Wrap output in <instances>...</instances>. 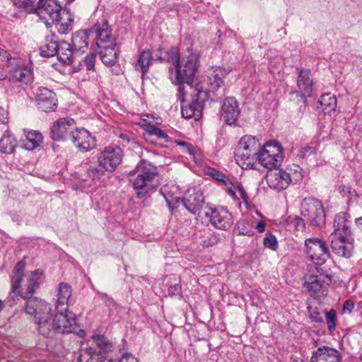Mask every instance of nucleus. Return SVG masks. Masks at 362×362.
Instances as JSON below:
<instances>
[{"mask_svg":"<svg viewBox=\"0 0 362 362\" xmlns=\"http://www.w3.org/2000/svg\"><path fill=\"white\" fill-rule=\"evenodd\" d=\"M58 60L64 64H72L74 72H78L86 67L87 71L95 70V62L96 53L95 51L92 52L89 55H87L79 60L78 58L80 57L75 54V51L72 48L70 43L66 41L62 40L59 43L57 55Z\"/></svg>","mask_w":362,"mask_h":362,"instance_id":"obj_6","label":"nucleus"},{"mask_svg":"<svg viewBox=\"0 0 362 362\" xmlns=\"http://www.w3.org/2000/svg\"><path fill=\"white\" fill-rule=\"evenodd\" d=\"M297 86L298 91H293L292 94L299 95L302 100V105H300V111L304 112L308 106L306 98L312 96L313 90V79L311 78L310 69L300 68L298 70Z\"/></svg>","mask_w":362,"mask_h":362,"instance_id":"obj_11","label":"nucleus"},{"mask_svg":"<svg viewBox=\"0 0 362 362\" xmlns=\"http://www.w3.org/2000/svg\"><path fill=\"white\" fill-rule=\"evenodd\" d=\"M318 103L321 107L327 111L335 110L337 107V98L334 95H332L330 93L323 94Z\"/></svg>","mask_w":362,"mask_h":362,"instance_id":"obj_42","label":"nucleus"},{"mask_svg":"<svg viewBox=\"0 0 362 362\" xmlns=\"http://www.w3.org/2000/svg\"><path fill=\"white\" fill-rule=\"evenodd\" d=\"M175 144L177 146L183 147L185 152L188 153L189 155H194L197 152L195 147L189 142L182 140H175Z\"/></svg>","mask_w":362,"mask_h":362,"instance_id":"obj_51","label":"nucleus"},{"mask_svg":"<svg viewBox=\"0 0 362 362\" xmlns=\"http://www.w3.org/2000/svg\"><path fill=\"white\" fill-rule=\"evenodd\" d=\"M316 152V149L314 147H311L309 146H306L300 148L298 153V156L299 158H304L305 157L310 156L311 154H315Z\"/></svg>","mask_w":362,"mask_h":362,"instance_id":"obj_54","label":"nucleus"},{"mask_svg":"<svg viewBox=\"0 0 362 362\" xmlns=\"http://www.w3.org/2000/svg\"><path fill=\"white\" fill-rule=\"evenodd\" d=\"M145 134L144 137L146 141H149L151 143H153V140L151 139V137L155 136L157 139H163L166 141L168 139V134L163 132L162 129L158 128V127L153 124H146L145 125Z\"/></svg>","mask_w":362,"mask_h":362,"instance_id":"obj_40","label":"nucleus"},{"mask_svg":"<svg viewBox=\"0 0 362 362\" xmlns=\"http://www.w3.org/2000/svg\"><path fill=\"white\" fill-rule=\"evenodd\" d=\"M354 308V303L351 300H346L343 304V310L348 311L349 313L352 312Z\"/></svg>","mask_w":362,"mask_h":362,"instance_id":"obj_57","label":"nucleus"},{"mask_svg":"<svg viewBox=\"0 0 362 362\" xmlns=\"http://www.w3.org/2000/svg\"><path fill=\"white\" fill-rule=\"evenodd\" d=\"M263 244L265 247L269 248L273 251H276L278 249V241L276 238L272 233L264 238Z\"/></svg>","mask_w":362,"mask_h":362,"instance_id":"obj_49","label":"nucleus"},{"mask_svg":"<svg viewBox=\"0 0 362 362\" xmlns=\"http://www.w3.org/2000/svg\"><path fill=\"white\" fill-rule=\"evenodd\" d=\"M300 215L310 226L321 227L325 223V209L317 199L305 198L301 203Z\"/></svg>","mask_w":362,"mask_h":362,"instance_id":"obj_7","label":"nucleus"},{"mask_svg":"<svg viewBox=\"0 0 362 362\" xmlns=\"http://www.w3.org/2000/svg\"><path fill=\"white\" fill-rule=\"evenodd\" d=\"M154 51V61L160 63H168L170 66L174 65L180 61V52L177 47L172 46L168 49L158 47Z\"/></svg>","mask_w":362,"mask_h":362,"instance_id":"obj_24","label":"nucleus"},{"mask_svg":"<svg viewBox=\"0 0 362 362\" xmlns=\"http://www.w3.org/2000/svg\"><path fill=\"white\" fill-rule=\"evenodd\" d=\"M45 274L42 270L36 269L31 272L30 276L28 279L27 287L25 291L18 288L16 291V296H14V300L20 296L21 298L26 300L25 303V312L27 313V306L29 300L32 298H36L37 300H42L37 297H33V295L35 291L40 287V285L44 281ZM16 302V300H15Z\"/></svg>","mask_w":362,"mask_h":362,"instance_id":"obj_17","label":"nucleus"},{"mask_svg":"<svg viewBox=\"0 0 362 362\" xmlns=\"http://www.w3.org/2000/svg\"><path fill=\"white\" fill-rule=\"evenodd\" d=\"M71 141L74 146L81 151L86 152L96 146V140L86 129L75 127L71 134Z\"/></svg>","mask_w":362,"mask_h":362,"instance_id":"obj_18","label":"nucleus"},{"mask_svg":"<svg viewBox=\"0 0 362 362\" xmlns=\"http://www.w3.org/2000/svg\"><path fill=\"white\" fill-rule=\"evenodd\" d=\"M238 235L252 236L255 234L252 224L245 219H240L235 224Z\"/></svg>","mask_w":362,"mask_h":362,"instance_id":"obj_41","label":"nucleus"},{"mask_svg":"<svg viewBox=\"0 0 362 362\" xmlns=\"http://www.w3.org/2000/svg\"><path fill=\"white\" fill-rule=\"evenodd\" d=\"M320 266V265H317V267H315L317 272V275H318L319 277L323 279L327 274H324V270Z\"/></svg>","mask_w":362,"mask_h":362,"instance_id":"obj_61","label":"nucleus"},{"mask_svg":"<svg viewBox=\"0 0 362 362\" xmlns=\"http://www.w3.org/2000/svg\"><path fill=\"white\" fill-rule=\"evenodd\" d=\"M186 53L182 59L180 58L179 62L174 66H170L168 69L169 78L172 83L177 86V100L181 102L183 101V97L189 93V90H185L184 84L188 86L190 92L194 91L195 87H193L192 83L198 68L199 55L197 52L188 47Z\"/></svg>","mask_w":362,"mask_h":362,"instance_id":"obj_3","label":"nucleus"},{"mask_svg":"<svg viewBox=\"0 0 362 362\" xmlns=\"http://www.w3.org/2000/svg\"><path fill=\"white\" fill-rule=\"evenodd\" d=\"M136 174L133 187L136 190V197L144 198L148 192L154 190L160 185V175L157 168L146 160H141L131 175Z\"/></svg>","mask_w":362,"mask_h":362,"instance_id":"obj_4","label":"nucleus"},{"mask_svg":"<svg viewBox=\"0 0 362 362\" xmlns=\"http://www.w3.org/2000/svg\"><path fill=\"white\" fill-rule=\"evenodd\" d=\"M210 222L216 228L228 230L233 224V216L224 207L211 210Z\"/></svg>","mask_w":362,"mask_h":362,"instance_id":"obj_21","label":"nucleus"},{"mask_svg":"<svg viewBox=\"0 0 362 362\" xmlns=\"http://www.w3.org/2000/svg\"><path fill=\"white\" fill-rule=\"evenodd\" d=\"M305 252L316 265H322L330 257L326 242L320 238H310L305 240Z\"/></svg>","mask_w":362,"mask_h":362,"instance_id":"obj_10","label":"nucleus"},{"mask_svg":"<svg viewBox=\"0 0 362 362\" xmlns=\"http://www.w3.org/2000/svg\"><path fill=\"white\" fill-rule=\"evenodd\" d=\"M71 295L72 288L69 284L65 282L59 284L56 308L67 307L69 309V306L72 303Z\"/></svg>","mask_w":362,"mask_h":362,"instance_id":"obj_31","label":"nucleus"},{"mask_svg":"<svg viewBox=\"0 0 362 362\" xmlns=\"http://www.w3.org/2000/svg\"><path fill=\"white\" fill-rule=\"evenodd\" d=\"M258 162L264 168L272 170L281 165L283 160L282 147L276 141H269L264 144L257 154Z\"/></svg>","mask_w":362,"mask_h":362,"instance_id":"obj_8","label":"nucleus"},{"mask_svg":"<svg viewBox=\"0 0 362 362\" xmlns=\"http://www.w3.org/2000/svg\"><path fill=\"white\" fill-rule=\"evenodd\" d=\"M123 158V151L117 146H109L104 148L98 156L100 166L107 172H114L121 163Z\"/></svg>","mask_w":362,"mask_h":362,"instance_id":"obj_12","label":"nucleus"},{"mask_svg":"<svg viewBox=\"0 0 362 362\" xmlns=\"http://www.w3.org/2000/svg\"><path fill=\"white\" fill-rule=\"evenodd\" d=\"M265 223L262 221H259L256 226V229L259 233H263L265 230Z\"/></svg>","mask_w":362,"mask_h":362,"instance_id":"obj_60","label":"nucleus"},{"mask_svg":"<svg viewBox=\"0 0 362 362\" xmlns=\"http://www.w3.org/2000/svg\"><path fill=\"white\" fill-rule=\"evenodd\" d=\"M13 78L25 83H30L33 80V70L28 66L18 67L13 71Z\"/></svg>","mask_w":362,"mask_h":362,"instance_id":"obj_38","label":"nucleus"},{"mask_svg":"<svg viewBox=\"0 0 362 362\" xmlns=\"http://www.w3.org/2000/svg\"><path fill=\"white\" fill-rule=\"evenodd\" d=\"M55 93L45 87H39L36 94L37 105L40 110L48 112L57 108Z\"/></svg>","mask_w":362,"mask_h":362,"instance_id":"obj_19","label":"nucleus"},{"mask_svg":"<svg viewBox=\"0 0 362 362\" xmlns=\"http://www.w3.org/2000/svg\"><path fill=\"white\" fill-rule=\"evenodd\" d=\"M257 154L250 153L249 151H243L238 146L235 148V160L243 169H255V165L257 160Z\"/></svg>","mask_w":362,"mask_h":362,"instance_id":"obj_28","label":"nucleus"},{"mask_svg":"<svg viewBox=\"0 0 362 362\" xmlns=\"http://www.w3.org/2000/svg\"><path fill=\"white\" fill-rule=\"evenodd\" d=\"M207 174L214 180L223 183L226 186L232 185L230 179L224 173L215 168H209L208 169Z\"/></svg>","mask_w":362,"mask_h":362,"instance_id":"obj_44","label":"nucleus"},{"mask_svg":"<svg viewBox=\"0 0 362 362\" xmlns=\"http://www.w3.org/2000/svg\"><path fill=\"white\" fill-rule=\"evenodd\" d=\"M240 114L239 104L234 97H228L223 100L219 112L221 121L229 126H236Z\"/></svg>","mask_w":362,"mask_h":362,"instance_id":"obj_15","label":"nucleus"},{"mask_svg":"<svg viewBox=\"0 0 362 362\" xmlns=\"http://www.w3.org/2000/svg\"><path fill=\"white\" fill-rule=\"evenodd\" d=\"M243 151H249L250 153L258 154L261 148V144L259 141L253 136H243L237 146Z\"/></svg>","mask_w":362,"mask_h":362,"instance_id":"obj_36","label":"nucleus"},{"mask_svg":"<svg viewBox=\"0 0 362 362\" xmlns=\"http://www.w3.org/2000/svg\"><path fill=\"white\" fill-rule=\"evenodd\" d=\"M117 43H111L110 45H104L100 47L98 52L102 62L107 66H112L117 62V52L115 49Z\"/></svg>","mask_w":362,"mask_h":362,"instance_id":"obj_34","label":"nucleus"},{"mask_svg":"<svg viewBox=\"0 0 362 362\" xmlns=\"http://www.w3.org/2000/svg\"><path fill=\"white\" fill-rule=\"evenodd\" d=\"M227 187H228V189H227L228 194L233 198H235V192L234 191V189H233L232 187H230V185H228Z\"/></svg>","mask_w":362,"mask_h":362,"instance_id":"obj_63","label":"nucleus"},{"mask_svg":"<svg viewBox=\"0 0 362 362\" xmlns=\"http://www.w3.org/2000/svg\"><path fill=\"white\" fill-rule=\"evenodd\" d=\"M88 30L91 40L95 41V49L106 45L105 44L110 42L112 37V29L105 18H103L101 22L95 23ZM93 51L96 52V49H93Z\"/></svg>","mask_w":362,"mask_h":362,"instance_id":"obj_14","label":"nucleus"},{"mask_svg":"<svg viewBox=\"0 0 362 362\" xmlns=\"http://www.w3.org/2000/svg\"><path fill=\"white\" fill-rule=\"evenodd\" d=\"M219 240V238L216 235L210 234L209 237L203 240L202 245L204 247H209L216 245Z\"/></svg>","mask_w":362,"mask_h":362,"instance_id":"obj_53","label":"nucleus"},{"mask_svg":"<svg viewBox=\"0 0 362 362\" xmlns=\"http://www.w3.org/2000/svg\"><path fill=\"white\" fill-rule=\"evenodd\" d=\"M77 329L78 327H76V332L74 333H76V334L81 337V338H83L85 337L86 335V332L83 329H79L78 331H77Z\"/></svg>","mask_w":362,"mask_h":362,"instance_id":"obj_62","label":"nucleus"},{"mask_svg":"<svg viewBox=\"0 0 362 362\" xmlns=\"http://www.w3.org/2000/svg\"><path fill=\"white\" fill-rule=\"evenodd\" d=\"M160 193L163 195L170 209H174L172 205L173 202L177 204L181 203L189 213L194 215L199 214L205 204L203 192L196 187L187 189L183 198L170 195L168 185L162 187Z\"/></svg>","mask_w":362,"mask_h":362,"instance_id":"obj_5","label":"nucleus"},{"mask_svg":"<svg viewBox=\"0 0 362 362\" xmlns=\"http://www.w3.org/2000/svg\"><path fill=\"white\" fill-rule=\"evenodd\" d=\"M355 223L357 226L361 227L362 229V216L355 219Z\"/></svg>","mask_w":362,"mask_h":362,"instance_id":"obj_64","label":"nucleus"},{"mask_svg":"<svg viewBox=\"0 0 362 362\" xmlns=\"http://www.w3.org/2000/svg\"><path fill=\"white\" fill-rule=\"evenodd\" d=\"M98 295L100 299L103 300L105 305L110 308V310L113 308H116L117 303L115 302L112 298L110 297L107 294L105 293H98Z\"/></svg>","mask_w":362,"mask_h":362,"instance_id":"obj_52","label":"nucleus"},{"mask_svg":"<svg viewBox=\"0 0 362 362\" xmlns=\"http://www.w3.org/2000/svg\"><path fill=\"white\" fill-rule=\"evenodd\" d=\"M8 122V112L7 111L0 107V124H6Z\"/></svg>","mask_w":362,"mask_h":362,"instance_id":"obj_58","label":"nucleus"},{"mask_svg":"<svg viewBox=\"0 0 362 362\" xmlns=\"http://www.w3.org/2000/svg\"><path fill=\"white\" fill-rule=\"evenodd\" d=\"M288 221L293 224L298 230H303L305 228L306 220L303 217L298 216H289Z\"/></svg>","mask_w":362,"mask_h":362,"instance_id":"obj_47","label":"nucleus"},{"mask_svg":"<svg viewBox=\"0 0 362 362\" xmlns=\"http://www.w3.org/2000/svg\"><path fill=\"white\" fill-rule=\"evenodd\" d=\"M25 132V138L21 139L19 146L28 151L37 148L43 141L42 134L38 131H28Z\"/></svg>","mask_w":362,"mask_h":362,"instance_id":"obj_29","label":"nucleus"},{"mask_svg":"<svg viewBox=\"0 0 362 362\" xmlns=\"http://www.w3.org/2000/svg\"><path fill=\"white\" fill-rule=\"evenodd\" d=\"M182 289L180 284L170 285L168 289V296L170 298H182Z\"/></svg>","mask_w":362,"mask_h":362,"instance_id":"obj_48","label":"nucleus"},{"mask_svg":"<svg viewBox=\"0 0 362 362\" xmlns=\"http://www.w3.org/2000/svg\"><path fill=\"white\" fill-rule=\"evenodd\" d=\"M77 361L78 362H105L107 360L102 356L95 347L90 346L82 347L79 350Z\"/></svg>","mask_w":362,"mask_h":362,"instance_id":"obj_33","label":"nucleus"},{"mask_svg":"<svg viewBox=\"0 0 362 362\" xmlns=\"http://www.w3.org/2000/svg\"><path fill=\"white\" fill-rule=\"evenodd\" d=\"M25 262L24 259L18 261L13 269V274L11 276V291L8 296L7 302L9 303L10 306L16 304L14 296H16V291L21 288V285L24 276V269Z\"/></svg>","mask_w":362,"mask_h":362,"instance_id":"obj_22","label":"nucleus"},{"mask_svg":"<svg viewBox=\"0 0 362 362\" xmlns=\"http://www.w3.org/2000/svg\"><path fill=\"white\" fill-rule=\"evenodd\" d=\"M53 317L52 305L44 300L32 298L27 306V314L33 316L39 334L45 338L54 339L58 335L76 332V318L67 307L56 308Z\"/></svg>","mask_w":362,"mask_h":362,"instance_id":"obj_1","label":"nucleus"},{"mask_svg":"<svg viewBox=\"0 0 362 362\" xmlns=\"http://www.w3.org/2000/svg\"><path fill=\"white\" fill-rule=\"evenodd\" d=\"M237 189H238V192L240 193V197L243 200V202L245 204H248L249 198H248L247 194L246 191L245 190L243 186L241 185H238L237 186Z\"/></svg>","mask_w":362,"mask_h":362,"instance_id":"obj_56","label":"nucleus"},{"mask_svg":"<svg viewBox=\"0 0 362 362\" xmlns=\"http://www.w3.org/2000/svg\"><path fill=\"white\" fill-rule=\"evenodd\" d=\"M59 43L52 38L46 37L44 44L40 47V55L47 58L57 55Z\"/></svg>","mask_w":362,"mask_h":362,"instance_id":"obj_37","label":"nucleus"},{"mask_svg":"<svg viewBox=\"0 0 362 362\" xmlns=\"http://www.w3.org/2000/svg\"><path fill=\"white\" fill-rule=\"evenodd\" d=\"M331 282L332 276L330 274H326L323 279L319 277L318 275L311 274L306 278L303 286L308 291L315 293L320 291L324 284L329 285Z\"/></svg>","mask_w":362,"mask_h":362,"instance_id":"obj_30","label":"nucleus"},{"mask_svg":"<svg viewBox=\"0 0 362 362\" xmlns=\"http://www.w3.org/2000/svg\"><path fill=\"white\" fill-rule=\"evenodd\" d=\"M332 250L339 257L349 258L352 255L353 235L331 234L329 237Z\"/></svg>","mask_w":362,"mask_h":362,"instance_id":"obj_16","label":"nucleus"},{"mask_svg":"<svg viewBox=\"0 0 362 362\" xmlns=\"http://www.w3.org/2000/svg\"><path fill=\"white\" fill-rule=\"evenodd\" d=\"M153 56V50L144 49L140 53L135 65V69L141 72L142 77L148 72L149 66L152 64V62L154 61Z\"/></svg>","mask_w":362,"mask_h":362,"instance_id":"obj_35","label":"nucleus"},{"mask_svg":"<svg viewBox=\"0 0 362 362\" xmlns=\"http://www.w3.org/2000/svg\"><path fill=\"white\" fill-rule=\"evenodd\" d=\"M341 354L337 349L322 346L312 353L310 362H341Z\"/></svg>","mask_w":362,"mask_h":362,"instance_id":"obj_20","label":"nucleus"},{"mask_svg":"<svg viewBox=\"0 0 362 362\" xmlns=\"http://www.w3.org/2000/svg\"><path fill=\"white\" fill-rule=\"evenodd\" d=\"M291 180L290 174L283 170L271 172L267 175V182L269 187L277 191L286 189Z\"/></svg>","mask_w":362,"mask_h":362,"instance_id":"obj_25","label":"nucleus"},{"mask_svg":"<svg viewBox=\"0 0 362 362\" xmlns=\"http://www.w3.org/2000/svg\"><path fill=\"white\" fill-rule=\"evenodd\" d=\"M76 122L71 117L59 118L55 121L49 130V137L54 141H65L69 137L71 139Z\"/></svg>","mask_w":362,"mask_h":362,"instance_id":"obj_13","label":"nucleus"},{"mask_svg":"<svg viewBox=\"0 0 362 362\" xmlns=\"http://www.w3.org/2000/svg\"><path fill=\"white\" fill-rule=\"evenodd\" d=\"M90 40L91 37L88 29L75 32L72 35L71 44L74 51H75V54H78L81 57L88 49Z\"/></svg>","mask_w":362,"mask_h":362,"instance_id":"obj_26","label":"nucleus"},{"mask_svg":"<svg viewBox=\"0 0 362 362\" xmlns=\"http://www.w3.org/2000/svg\"><path fill=\"white\" fill-rule=\"evenodd\" d=\"M36 0H11L13 5L23 9L30 14H35L37 11V4L35 6L34 3Z\"/></svg>","mask_w":362,"mask_h":362,"instance_id":"obj_43","label":"nucleus"},{"mask_svg":"<svg viewBox=\"0 0 362 362\" xmlns=\"http://www.w3.org/2000/svg\"><path fill=\"white\" fill-rule=\"evenodd\" d=\"M64 8L57 0H38L35 14L45 20L47 28H51L55 21H58Z\"/></svg>","mask_w":362,"mask_h":362,"instance_id":"obj_9","label":"nucleus"},{"mask_svg":"<svg viewBox=\"0 0 362 362\" xmlns=\"http://www.w3.org/2000/svg\"><path fill=\"white\" fill-rule=\"evenodd\" d=\"M16 146V140L11 134H4L0 139V151L3 153H12Z\"/></svg>","mask_w":362,"mask_h":362,"instance_id":"obj_39","label":"nucleus"},{"mask_svg":"<svg viewBox=\"0 0 362 362\" xmlns=\"http://www.w3.org/2000/svg\"><path fill=\"white\" fill-rule=\"evenodd\" d=\"M308 311L309 313V317L313 322L316 323H323L324 320L321 316L320 312L317 308L312 310L310 306L308 307Z\"/></svg>","mask_w":362,"mask_h":362,"instance_id":"obj_50","label":"nucleus"},{"mask_svg":"<svg viewBox=\"0 0 362 362\" xmlns=\"http://www.w3.org/2000/svg\"><path fill=\"white\" fill-rule=\"evenodd\" d=\"M74 15L69 8L64 7L62 14L58 21H55L56 28L59 33L67 34L73 29Z\"/></svg>","mask_w":362,"mask_h":362,"instance_id":"obj_32","label":"nucleus"},{"mask_svg":"<svg viewBox=\"0 0 362 362\" xmlns=\"http://www.w3.org/2000/svg\"><path fill=\"white\" fill-rule=\"evenodd\" d=\"M326 323L327 325L328 330L330 333H332L336 328L337 322V312L334 309L329 310L328 312H325Z\"/></svg>","mask_w":362,"mask_h":362,"instance_id":"obj_46","label":"nucleus"},{"mask_svg":"<svg viewBox=\"0 0 362 362\" xmlns=\"http://www.w3.org/2000/svg\"><path fill=\"white\" fill-rule=\"evenodd\" d=\"M344 189H346L347 191L348 202H349L353 197L356 196V192L351 187L344 185Z\"/></svg>","mask_w":362,"mask_h":362,"instance_id":"obj_59","label":"nucleus"},{"mask_svg":"<svg viewBox=\"0 0 362 362\" xmlns=\"http://www.w3.org/2000/svg\"><path fill=\"white\" fill-rule=\"evenodd\" d=\"M228 71L222 67L214 69L208 77L209 88L204 91L200 84L195 86L194 91H191L192 99L187 101L183 97L181 102V113L183 117L191 119L192 117H199L204 107V103L206 100L213 102H218L225 95L224 89L221 88L224 81L223 79L228 75Z\"/></svg>","mask_w":362,"mask_h":362,"instance_id":"obj_2","label":"nucleus"},{"mask_svg":"<svg viewBox=\"0 0 362 362\" xmlns=\"http://www.w3.org/2000/svg\"><path fill=\"white\" fill-rule=\"evenodd\" d=\"M105 171L106 170L98 165V166L90 165L86 173L93 181H96L99 180L104 175Z\"/></svg>","mask_w":362,"mask_h":362,"instance_id":"obj_45","label":"nucleus"},{"mask_svg":"<svg viewBox=\"0 0 362 362\" xmlns=\"http://www.w3.org/2000/svg\"><path fill=\"white\" fill-rule=\"evenodd\" d=\"M119 362H139L138 359L135 358L132 354L127 353L123 354Z\"/></svg>","mask_w":362,"mask_h":362,"instance_id":"obj_55","label":"nucleus"},{"mask_svg":"<svg viewBox=\"0 0 362 362\" xmlns=\"http://www.w3.org/2000/svg\"><path fill=\"white\" fill-rule=\"evenodd\" d=\"M93 341L98 351L106 358L108 362H113L112 353L115 350V344L107 337L103 334H95L92 336Z\"/></svg>","mask_w":362,"mask_h":362,"instance_id":"obj_23","label":"nucleus"},{"mask_svg":"<svg viewBox=\"0 0 362 362\" xmlns=\"http://www.w3.org/2000/svg\"><path fill=\"white\" fill-rule=\"evenodd\" d=\"M350 215L346 212H340L335 216L334 221V231L332 234L337 235H352L349 220Z\"/></svg>","mask_w":362,"mask_h":362,"instance_id":"obj_27","label":"nucleus"}]
</instances>
